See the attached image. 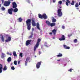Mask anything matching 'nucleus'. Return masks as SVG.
<instances>
[{
	"label": "nucleus",
	"mask_w": 80,
	"mask_h": 80,
	"mask_svg": "<svg viewBox=\"0 0 80 80\" xmlns=\"http://www.w3.org/2000/svg\"><path fill=\"white\" fill-rule=\"evenodd\" d=\"M58 3L60 5H62V1H58Z\"/></svg>",
	"instance_id": "nucleus-32"
},
{
	"label": "nucleus",
	"mask_w": 80,
	"mask_h": 80,
	"mask_svg": "<svg viewBox=\"0 0 80 80\" xmlns=\"http://www.w3.org/2000/svg\"><path fill=\"white\" fill-rule=\"evenodd\" d=\"M13 10V9L12 8L9 9L8 11V12L10 15H12Z\"/></svg>",
	"instance_id": "nucleus-7"
},
{
	"label": "nucleus",
	"mask_w": 80,
	"mask_h": 80,
	"mask_svg": "<svg viewBox=\"0 0 80 80\" xmlns=\"http://www.w3.org/2000/svg\"><path fill=\"white\" fill-rule=\"evenodd\" d=\"M10 3H11L10 1L8 0L7 1H5L4 4V6H5V7H8V6H9V5H10Z\"/></svg>",
	"instance_id": "nucleus-5"
},
{
	"label": "nucleus",
	"mask_w": 80,
	"mask_h": 80,
	"mask_svg": "<svg viewBox=\"0 0 80 80\" xmlns=\"http://www.w3.org/2000/svg\"><path fill=\"white\" fill-rule=\"evenodd\" d=\"M1 7V5H0V7Z\"/></svg>",
	"instance_id": "nucleus-58"
},
{
	"label": "nucleus",
	"mask_w": 80,
	"mask_h": 80,
	"mask_svg": "<svg viewBox=\"0 0 80 80\" xmlns=\"http://www.w3.org/2000/svg\"><path fill=\"white\" fill-rule=\"evenodd\" d=\"M6 56L5 55V54L3 53H2V55L1 56V57L2 58H3L5 57Z\"/></svg>",
	"instance_id": "nucleus-18"
},
{
	"label": "nucleus",
	"mask_w": 80,
	"mask_h": 80,
	"mask_svg": "<svg viewBox=\"0 0 80 80\" xmlns=\"http://www.w3.org/2000/svg\"><path fill=\"white\" fill-rule=\"evenodd\" d=\"M11 70H15V67L14 66H12L11 68Z\"/></svg>",
	"instance_id": "nucleus-37"
},
{
	"label": "nucleus",
	"mask_w": 80,
	"mask_h": 80,
	"mask_svg": "<svg viewBox=\"0 0 80 80\" xmlns=\"http://www.w3.org/2000/svg\"><path fill=\"white\" fill-rule=\"evenodd\" d=\"M1 40L2 41V42H4V41H5V39H4V38H3V35L2 36V37H1Z\"/></svg>",
	"instance_id": "nucleus-27"
},
{
	"label": "nucleus",
	"mask_w": 80,
	"mask_h": 80,
	"mask_svg": "<svg viewBox=\"0 0 80 80\" xmlns=\"http://www.w3.org/2000/svg\"><path fill=\"white\" fill-rule=\"evenodd\" d=\"M57 12L58 17H60L62 16L63 14L62 13V9H58Z\"/></svg>",
	"instance_id": "nucleus-4"
},
{
	"label": "nucleus",
	"mask_w": 80,
	"mask_h": 80,
	"mask_svg": "<svg viewBox=\"0 0 80 80\" xmlns=\"http://www.w3.org/2000/svg\"><path fill=\"white\" fill-rule=\"evenodd\" d=\"M75 4V2L74 1H72V2L71 3L72 5H74V4Z\"/></svg>",
	"instance_id": "nucleus-30"
},
{
	"label": "nucleus",
	"mask_w": 80,
	"mask_h": 80,
	"mask_svg": "<svg viewBox=\"0 0 80 80\" xmlns=\"http://www.w3.org/2000/svg\"><path fill=\"white\" fill-rule=\"evenodd\" d=\"M63 46L65 49H70V47L67 46L66 45H64Z\"/></svg>",
	"instance_id": "nucleus-16"
},
{
	"label": "nucleus",
	"mask_w": 80,
	"mask_h": 80,
	"mask_svg": "<svg viewBox=\"0 0 80 80\" xmlns=\"http://www.w3.org/2000/svg\"><path fill=\"white\" fill-rule=\"evenodd\" d=\"M31 35L29 36L28 38H32V37H33V32H31Z\"/></svg>",
	"instance_id": "nucleus-24"
},
{
	"label": "nucleus",
	"mask_w": 80,
	"mask_h": 80,
	"mask_svg": "<svg viewBox=\"0 0 80 80\" xmlns=\"http://www.w3.org/2000/svg\"><path fill=\"white\" fill-rule=\"evenodd\" d=\"M38 17L39 18H41V19H43V17L42 15L41 14H38Z\"/></svg>",
	"instance_id": "nucleus-19"
},
{
	"label": "nucleus",
	"mask_w": 80,
	"mask_h": 80,
	"mask_svg": "<svg viewBox=\"0 0 80 80\" xmlns=\"http://www.w3.org/2000/svg\"><path fill=\"white\" fill-rule=\"evenodd\" d=\"M62 29H65V26H62Z\"/></svg>",
	"instance_id": "nucleus-42"
},
{
	"label": "nucleus",
	"mask_w": 80,
	"mask_h": 80,
	"mask_svg": "<svg viewBox=\"0 0 80 80\" xmlns=\"http://www.w3.org/2000/svg\"><path fill=\"white\" fill-rule=\"evenodd\" d=\"M23 53H20L19 54L20 57H23Z\"/></svg>",
	"instance_id": "nucleus-35"
},
{
	"label": "nucleus",
	"mask_w": 80,
	"mask_h": 80,
	"mask_svg": "<svg viewBox=\"0 0 80 80\" xmlns=\"http://www.w3.org/2000/svg\"><path fill=\"white\" fill-rule=\"evenodd\" d=\"M31 42H32V40H27L26 42V46H28L29 45H30L31 44L30 43Z\"/></svg>",
	"instance_id": "nucleus-8"
},
{
	"label": "nucleus",
	"mask_w": 80,
	"mask_h": 80,
	"mask_svg": "<svg viewBox=\"0 0 80 80\" xmlns=\"http://www.w3.org/2000/svg\"><path fill=\"white\" fill-rule=\"evenodd\" d=\"M74 43H77V39H75L74 40Z\"/></svg>",
	"instance_id": "nucleus-36"
},
{
	"label": "nucleus",
	"mask_w": 80,
	"mask_h": 80,
	"mask_svg": "<svg viewBox=\"0 0 80 80\" xmlns=\"http://www.w3.org/2000/svg\"><path fill=\"white\" fill-rule=\"evenodd\" d=\"M18 20H19V22H22V19L21 18H19Z\"/></svg>",
	"instance_id": "nucleus-28"
},
{
	"label": "nucleus",
	"mask_w": 80,
	"mask_h": 80,
	"mask_svg": "<svg viewBox=\"0 0 80 80\" xmlns=\"http://www.w3.org/2000/svg\"><path fill=\"white\" fill-rule=\"evenodd\" d=\"M7 70V66H5L4 67L3 70L5 71V70Z\"/></svg>",
	"instance_id": "nucleus-33"
},
{
	"label": "nucleus",
	"mask_w": 80,
	"mask_h": 80,
	"mask_svg": "<svg viewBox=\"0 0 80 80\" xmlns=\"http://www.w3.org/2000/svg\"><path fill=\"white\" fill-rule=\"evenodd\" d=\"M28 63V61H25V65H26V66H27V63Z\"/></svg>",
	"instance_id": "nucleus-38"
},
{
	"label": "nucleus",
	"mask_w": 80,
	"mask_h": 80,
	"mask_svg": "<svg viewBox=\"0 0 80 80\" xmlns=\"http://www.w3.org/2000/svg\"><path fill=\"white\" fill-rule=\"evenodd\" d=\"M7 55H9V52H7Z\"/></svg>",
	"instance_id": "nucleus-53"
},
{
	"label": "nucleus",
	"mask_w": 80,
	"mask_h": 80,
	"mask_svg": "<svg viewBox=\"0 0 80 80\" xmlns=\"http://www.w3.org/2000/svg\"><path fill=\"white\" fill-rule=\"evenodd\" d=\"M1 9L2 11H4V10H5V8L4 7H2L1 8Z\"/></svg>",
	"instance_id": "nucleus-31"
},
{
	"label": "nucleus",
	"mask_w": 80,
	"mask_h": 80,
	"mask_svg": "<svg viewBox=\"0 0 80 80\" xmlns=\"http://www.w3.org/2000/svg\"><path fill=\"white\" fill-rule=\"evenodd\" d=\"M59 8H61V7H60Z\"/></svg>",
	"instance_id": "nucleus-57"
},
{
	"label": "nucleus",
	"mask_w": 80,
	"mask_h": 80,
	"mask_svg": "<svg viewBox=\"0 0 80 80\" xmlns=\"http://www.w3.org/2000/svg\"><path fill=\"white\" fill-rule=\"evenodd\" d=\"M72 36V34H68V37H71V36Z\"/></svg>",
	"instance_id": "nucleus-40"
},
{
	"label": "nucleus",
	"mask_w": 80,
	"mask_h": 80,
	"mask_svg": "<svg viewBox=\"0 0 80 80\" xmlns=\"http://www.w3.org/2000/svg\"><path fill=\"white\" fill-rule=\"evenodd\" d=\"M11 41V37L9 36L7 38V39L5 40L6 42H10Z\"/></svg>",
	"instance_id": "nucleus-12"
},
{
	"label": "nucleus",
	"mask_w": 80,
	"mask_h": 80,
	"mask_svg": "<svg viewBox=\"0 0 80 80\" xmlns=\"http://www.w3.org/2000/svg\"><path fill=\"white\" fill-rule=\"evenodd\" d=\"M1 36V35H0V38H1V37H0Z\"/></svg>",
	"instance_id": "nucleus-56"
},
{
	"label": "nucleus",
	"mask_w": 80,
	"mask_h": 80,
	"mask_svg": "<svg viewBox=\"0 0 80 80\" xmlns=\"http://www.w3.org/2000/svg\"><path fill=\"white\" fill-rule=\"evenodd\" d=\"M42 63V61L38 62L36 64V68H37L38 69L40 68V67Z\"/></svg>",
	"instance_id": "nucleus-9"
},
{
	"label": "nucleus",
	"mask_w": 80,
	"mask_h": 80,
	"mask_svg": "<svg viewBox=\"0 0 80 80\" xmlns=\"http://www.w3.org/2000/svg\"><path fill=\"white\" fill-rule=\"evenodd\" d=\"M67 2H66V4L67 6L68 7V3H70V1L69 0H66Z\"/></svg>",
	"instance_id": "nucleus-17"
},
{
	"label": "nucleus",
	"mask_w": 80,
	"mask_h": 80,
	"mask_svg": "<svg viewBox=\"0 0 80 80\" xmlns=\"http://www.w3.org/2000/svg\"><path fill=\"white\" fill-rule=\"evenodd\" d=\"M0 65H1V67H0V73H1L2 72V65L1 64H0Z\"/></svg>",
	"instance_id": "nucleus-20"
},
{
	"label": "nucleus",
	"mask_w": 80,
	"mask_h": 80,
	"mask_svg": "<svg viewBox=\"0 0 80 80\" xmlns=\"http://www.w3.org/2000/svg\"><path fill=\"white\" fill-rule=\"evenodd\" d=\"M76 9H77V10H78V9H79V8H76Z\"/></svg>",
	"instance_id": "nucleus-52"
},
{
	"label": "nucleus",
	"mask_w": 80,
	"mask_h": 80,
	"mask_svg": "<svg viewBox=\"0 0 80 80\" xmlns=\"http://www.w3.org/2000/svg\"><path fill=\"white\" fill-rule=\"evenodd\" d=\"M73 70L72 69H70L68 70V72H72V71Z\"/></svg>",
	"instance_id": "nucleus-41"
},
{
	"label": "nucleus",
	"mask_w": 80,
	"mask_h": 80,
	"mask_svg": "<svg viewBox=\"0 0 80 80\" xmlns=\"http://www.w3.org/2000/svg\"><path fill=\"white\" fill-rule=\"evenodd\" d=\"M53 3H55L56 2V0H52Z\"/></svg>",
	"instance_id": "nucleus-43"
},
{
	"label": "nucleus",
	"mask_w": 80,
	"mask_h": 80,
	"mask_svg": "<svg viewBox=\"0 0 80 80\" xmlns=\"http://www.w3.org/2000/svg\"><path fill=\"white\" fill-rule=\"evenodd\" d=\"M62 1L63 2H66V1L65 0H62Z\"/></svg>",
	"instance_id": "nucleus-44"
},
{
	"label": "nucleus",
	"mask_w": 80,
	"mask_h": 80,
	"mask_svg": "<svg viewBox=\"0 0 80 80\" xmlns=\"http://www.w3.org/2000/svg\"><path fill=\"white\" fill-rule=\"evenodd\" d=\"M59 40L60 41H63L65 40V37L64 35H62L61 36V38H59Z\"/></svg>",
	"instance_id": "nucleus-10"
},
{
	"label": "nucleus",
	"mask_w": 80,
	"mask_h": 80,
	"mask_svg": "<svg viewBox=\"0 0 80 80\" xmlns=\"http://www.w3.org/2000/svg\"><path fill=\"white\" fill-rule=\"evenodd\" d=\"M62 55H63L62 53H59V54L57 55V57H62Z\"/></svg>",
	"instance_id": "nucleus-23"
},
{
	"label": "nucleus",
	"mask_w": 80,
	"mask_h": 80,
	"mask_svg": "<svg viewBox=\"0 0 80 80\" xmlns=\"http://www.w3.org/2000/svg\"><path fill=\"white\" fill-rule=\"evenodd\" d=\"M31 23L32 25V26L33 27H35L36 26V23L35 22V18H32L31 19Z\"/></svg>",
	"instance_id": "nucleus-6"
},
{
	"label": "nucleus",
	"mask_w": 80,
	"mask_h": 80,
	"mask_svg": "<svg viewBox=\"0 0 80 80\" xmlns=\"http://www.w3.org/2000/svg\"><path fill=\"white\" fill-rule=\"evenodd\" d=\"M45 22L48 26H50L51 27H55L56 25V23L55 22H52L51 23L50 21H46Z\"/></svg>",
	"instance_id": "nucleus-2"
},
{
	"label": "nucleus",
	"mask_w": 80,
	"mask_h": 80,
	"mask_svg": "<svg viewBox=\"0 0 80 80\" xmlns=\"http://www.w3.org/2000/svg\"><path fill=\"white\" fill-rule=\"evenodd\" d=\"M42 18L44 19H47V16L46 14H43L42 15Z\"/></svg>",
	"instance_id": "nucleus-13"
},
{
	"label": "nucleus",
	"mask_w": 80,
	"mask_h": 80,
	"mask_svg": "<svg viewBox=\"0 0 80 80\" xmlns=\"http://www.w3.org/2000/svg\"><path fill=\"white\" fill-rule=\"evenodd\" d=\"M30 60V58H27L26 59V61H28V60Z\"/></svg>",
	"instance_id": "nucleus-39"
},
{
	"label": "nucleus",
	"mask_w": 80,
	"mask_h": 80,
	"mask_svg": "<svg viewBox=\"0 0 80 80\" xmlns=\"http://www.w3.org/2000/svg\"><path fill=\"white\" fill-rule=\"evenodd\" d=\"M52 33L54 35H55L56 34V33H57V30H56L55 29H53L52 31Z\"/></svg>",
	"instance_id": "nucleus-15"
},
{
	"label": "nucleus",
	"mask_w": 80,
	"mask_h": 80,
	"mask_svg": "<svg viewBox=\"0 0 80 80\" xmlns=\"http://www.w3.org/2000/svg\"><path fill=\"white\" fill-rule=\"evenodd\" d=\"M9 55H12V54L11 53H9Z\"/></svg>",
	"instance_id": "nucleus-54"
},
{
	"label": "nucleus",
	"mask_w": 80,
	"mask_h": 80,
	"mask_svg": "<svg viewBox=\"0 0 80 80\" xmlns=\"http://www.w3.org/2000/svg\"><path fill=\"white\" fill-rule=\"evenodd\" d=\"M1 1H2V2L3 3V2H4V0H1Z\"/></svg>",
	"instance_id": "nucleus-49"
},
{
	"label": "nucleus",
	"mask_w": 80,
	"mask_h": 80,
	"mask_svg": "<svg viewBox=\"0 0 80 80\" xmlns=\"http://www.w3.org/2000/svg\"><path fill=\"white\" fill-rule=\"evenodd\" d=\"M13 12H14V13L17 12H18V9L17 8H15V9L13 10Z\"/></svg>",
	"instance_id": "nucleus-25"
},
{
	"label": "nucleus",
	"mask_w": 80,
	"mask_h": 80,
	"mask_svg": "<svg viewBox=\"0 0 80 80\" xmlns=\"http://www.w3.org/2000/svg\"><path fill=\"white\" fill-rule=\"evenodd\" d=\"M20 61H18V65H19V64H20Z\"/></svg>",
	"instance_id": "nucleus-48"
},
{
	"label": "nucleus",
	"mask_w": 80,
	"mask_h": 80,
	"mask_svg": "<svg viewBox=\"0 0 80 80\" xmlns=\"http://www.w3.org/2000/svg\"><path fill=\"white\" fill-rule=\"evenodd\" d=\"M7 61H8V62H11V61H12V58H11V57H9L8 58Z\"/></svg>",
	"instance_id": "nucleus-21"
},
{
	"label": "nucleus",
	"mask_w": 80,
	"mask_h": 80,
	"mask_svg": "<svg viewBox=\"0 0 80 80\" xmlns=\"http://www.w3.org/2000/svg\"><path fill=\"white\" fill-rule=\"evenodd\" d=\"M79 6V5H78V3H76L75 5V7H78Z\"/></svg>",
	"instance_id": "nucleus-34"
},
{
	"label": "nucleus",
	"mask_w": 80,
	"mask_h": 80,
	"mask_svg": "<svg viewBox=\"0 0 80 80\" xmlns=\"http://www.w3.org/2000/svg\"><path fill=\"white\" fill-rule=\"evenodd\" d=\"M33 30H34V29L33 28H32V31H33Z\"/></svg>",
	"instance_id": "nucleus-51"
},
{
	"label": "nucleus",
	"mask_w": 80,
	"mask_h": 80,
	"mask_svg": "<svg viewBox=\"0 0 80 80\" xmlns=\"http://www.w3.org/2000/svg\"><path fill=\"white\" fill-rule=\"evenodd\" d=\"M12 53L13 56H14V57H17V53H16V52H15V51H14L12 52Z\"/></svg>",
	"instance_id": "nucleus-22"
},
{
	"label": "nucleus",
	"mask_w": 80,
	"mask_h": 80,
	"mask_svg": "<svg viewBox=\"0 0 80 80\" xmlns=\"http://www.w3.org/2000/svg\"><path fill=\"white\" fill-rule=\"evenodd\" d=\"M40 42H41V39L39 38H38L37 41V42L34 47V51H36V49H37V48H38V46H39V43Z\"/></svg>",
	"instance_id": "nucleus-3"
},
{
	"label": "nucleus",
	"mask_w": 80,
	"mask_h": 80,
	"mask_svg": "<svg viewBox=\"0 0 80 80\" xmlns=\"http://www.w3.org/2000/svg\"><path fill=\"white\" fill-rule=\"evenodd\" d=\"M26 25L27 26V29L30 30L31 29V19H28L26 21Z\"/></svg>",
	"instance_id": "nucleus-1"
},
{
	"label": "nucleus",
	"mask_w": 80,
	"mask_h": 80,
	"mask_svg": "<svg viewBox=\"0 0 80 80\" xmlns=\"http://www.w3.org/2000/svg\"><path fill=\"white\" fill-rule=\"evenodd\" d=\"M10 1H13V0H10Z\"/></svg>",
	"instance_id": "nucleus-55"
},
{
	"label": "nucleus",
	"mask_w": 80,
	"mask_h": 80,
	"mask_svg": "<svg viewBox=\"0 0 80 80\" xmlns=\"http://www.w3.org/2000/svg\"><path fill=\"white\" fill-rule=\"evenodd\" d=\"M38 30H40V24L38 22H37L36 24Z\"/></svg>",
	"instance_id": "nucleus-14"
},
{
	"label": "nucleus",
	"mask_w": 80,
	"mask_h": 80,
	"mask_svg": "<svg viewBox=\"0 0 80 80\" xmlns=\"http://www.w3.org/2000/svg\"><path fill=\"white\" fill-rule=\"evenodd\" d=\"M49 34L50 35H52V32H50V33H49Z\"/></svg>",
	"instance_id": "nucleus-46"
},
{
	"label": "nucleus",
	"mask_w": 80,
	"mask_h": 80,
	"mask_svg": "<svg viewBox=\"0 0 80 80\" xmlns=\"http://www.w3.org/2000/svg\"><path fill=\"white\" fill-rule=\"evenodd\" d=\"M12 4L13 5L12 7L13 8H15L16 7H17V5L16 2H13L12 3Z\"/></svg>",
	"instance_id": "nucleus-11"
},
{
	"label": "nucleus",
	"mask_w": 80,
	"mask_h": 80,
	"mask_svg": "<svg viewBox=\"0 0 80 80\" xmlns=\"http://www.w3.org/2000/svg\"><path fill=\"white\" fill-rule=\"evenodd\" d=\"M57 61H58V62H60V59H59V60H57Z\"/></svg>",
	"instance_id": "nucleus-50"
},
{
	"label": "nucleus",
	"mask_w": 80,
	"mask_h": 80,
	"mask_svg": "<svg viewBox=\"0 0 80 80\" xmlns=\"http://www.w3.org/2000/svg\"><path fill=\"white\" fill-rule=\"evenodd\" d=\"M27 2L28 3H30V1L28 0L27 1Z\"/></svg>",
	"instance_id": "nucleus-47"
},
{
	"label": "nucleus",
	"mask_w": 80,
	"mask_h": 80,
	"mask_svg": "<svg viewBox=\"0 0 80 80\" xmlns=\"http://www.w3.org/2000/svg\"><path fill=\"white\" fill-rule=\"evenodd\" d=\"M41 54V52L40 51H39V55H40Z\"/></svg>",
	"instance_id": "nucleus-45"
},
{
	"label": "nucleus",
	"mask_w": 80,
	"mask_h": 80,
	"mask_svg": "<svg viewBox=\"0 0 80 80\" xmlns=\"http://www.w3.org/2000/svg\"><path fill=\"white\" fill-rule=\"evenodd\" d=\"M14 64L15 65H17V61H14Z\"/></svg>",
	"instance_id": "nucleus-29"
},
{
	"label": "nucleus",
	"mask_w": 80,
	"mask_h": 80,
	"mask_svg": "<svg viewBox=\"0 0 80 80\" xmlns=\"http://www.w3.org/2000/svg\"><path fill=\"white\" fill-rule=\"evenodd\" d=\"M56 21H57L56 19L54 18H53L52 19V22H56Z\"/></svg>",
	"instance_id": "nucleus-26"
}]
</instances>
